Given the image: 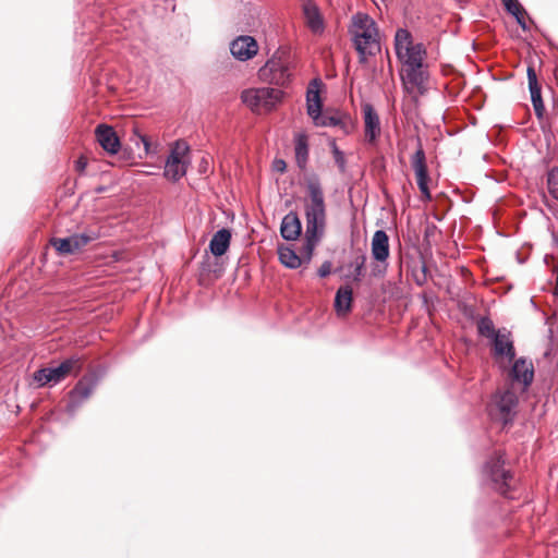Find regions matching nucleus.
I'll use <instances>...</instances> for the list:
<instances>
[{"instance_id": "41", "label": "nucleus", "mask_w": 558, "mask_h": 558, "mask_svg": "<svg viewBox=\"0 0 558 558\" xmlns=\"http://www.w3.org/2000/svg\"><path fill=\"white\" fill-rule=\"evenodd\" d=\"M331 272V263L325 262L318 269V276L322 278L327 277Z\"/></svg>"}, {"instance_id": "30", "label": "nucleus", "mask_w": 558, "mask_h": 558, "mask_svg": "<svg viewBox=\"0 0 558 558\" xmlns=\"http://www.w3.org/2000/svg\"><path fill=\"white\" fill-rule=\"evenodd\" d=\"M279 260L288 268L295 269L301 266L300 256L289 246L281 245L278 247Z\"/></svg>"}, {"instance_id": "21", "label": "nucleus", "mask_w": 558, "mask_h": 558, "mask_svg": "<svg viewBox=\"0 0 558 558\" xmlns=\"http://www.w3.org/2000/svg\"><path fill=\"white\" fill-rule=\"evenodd\" d=\"M303 14L306 19V24L313 33L324 31V19L320 14L319 8L313 0H307L303 5Z\"/></svg>"}, {"instance_id": "6", "label": "nucleus", "mask_w": 558, "mask_h": 558, "mask_svg": "<svg viewBox=\"0 0 558 558\" xmlns=\"http://www.w3.org/2000/svg\"><path fill=\"white\" fill-rule=\"evenodd\" d=\"M260 80L277 86H284L290 81L289 65L281 58L274 56L259 70Z\"/></svg>"}, {"instance_id": "4", "label": "nucleus", "mask_w": 558, "mask_h": 558, "mask_svg": "<svg viewBox=\"0 0 558 558\" xmlns=\"http://www.w3.org/2000/svg\"><path fill=\"white\" fill-rule=\"evenodd\" d=\"M299 186L310 202L306 209H326L322 179L314 170L305 171L299 178Z\"/></svg>"}, {"instance_id": "5", "label": "nucleus", "mask_w": 558, "mask_h": 558, "mask_svg": "<svg viewBox=\"0 0 558 558\" xmlns=\"http://www.w3.org/2000/svg\"><path fill=\"white\" fill-rule=\"evenodd\" d=\"M378 35V28L375 22H372L367 28L362 32H356L353 36V44L359 54V62L364 64L367 61V57L376 54L374 48L379 50V44L376 39Z\"/></svg>"}, {"instance_id": "14", "label": "nucleus", "mask_w": 558, "mask_h": 558, "mask_svg": "<svg viewBox=\"0 0 558 558\" xmlns=\"http://www.w3.org/2000/svg\"><path fill=\"white\" fill-rule=\"evenodd\" d=\"M365 126V137L368 143H375L380 134V120L374 106L369 102L362 105Z\"/></svg>"}, {"instance_id": "24", "label": "nucleus", "mask_w": 558, "mask_h": 558, "mask_svg": "<svg viewBox=\"0 0 558 558\" xmlns=\"http://www.w3.org/2000/svg\"><path fill=\"white\" fill-rule=\"evenodd\" d=\"M231 243V232L229 229H220L218 230L211 238L209 242L210 253L216 256H222L230 247Z\"/></svg>"}, {"instance_id": "8", "label": "nucleus", "mask_w": 558, "mask_h": 558, "mask_svg": "<svg viewBox=\"0 0 558 558\" xmlns=\"http://www.w3.org/2000/svg\"><path fill=\"white\" fill-rule=\"evenodd\" d=\"M411 165L415 174L416 184L422 192L423 195H425L427 198H430L429 190H428V183H429V175H428V168L426 163V155L424 151V148L422 146L421 140L417 138V149L411 157Z\"/></svg>"}, {"instance_id": "23", "label": "nucleus", "mask_w": 558, "mask_h": 558, "mask_svg": "<svg viewBox=\"0 0 558 558\" xmlns=\"http://www.w3.org/2000/svg\"><path fill=\"white\" fill-rule=\"evenodd\" d=\"M301 221L296 217L294 211H290L288 215H286L282 219L281 227H280V233L282 238L287 241H294L296 240L301 234Z\"/></svg>"}, {"instance_id": "35", "label": "nucleus", "mask_w": 558, "mask_h": 558, "mask_svg": "<svg viewBox=\"0 0 558 558\" xmlns=\"http://www.w3.org/2000/svg\"><path fill=\"white\" fill-rule=\"evenodd\" d=\"M547 187L550 195L558 198V167H554L547 172Z\"/></svg>"}, {"instance_id": "39", "label": "nucleus", "mask_w": 558, "mask_h": 558, "mask_svg": "<svg viewBox=\"0 0 558 558\" xmlns=\"http://www.w3.org/2000/svg\"><path fill=\"white\" fill-rule=\"evenodd\" d=\"M272 170L277 171V172H280V173L286 172V170H287V162L283 159H281V158H276L272 161Z\"/></svg>"}, {"instance_id": "2", "label": "nucleus", "mask_w": 558, "mask_h": 558, "mask_svg": "<svg viewBox=\"0 0 558 558\" xmlns=\"http://www.w3.org/2000/svg\"><path fill=\"white\" fill-rule=\"evenodd\" d=\"M83 360L73 355L64 360L57 367H45L37 369L33 374V379L37 384V387H44L46 385H56L62 381L72 372L77 374L82 369Z\"/></svg>"}, {"instance_id": "34", "label": "nucleus", "mask_w": 558, "mask_h": 558, "mask_svg": "<svg viewBox=\"0 0 558 558\" xmlns=\"http://www.w3.org/2000/svg\"><path fill=\"white\" fill-rule=\"evenodd\" d=\"M331 153L333 156L335 163L337 165L339 172L344 173L347 170V160L344 153L337 146L336 142H331Z\"/></svg>"}, {"instance_id": "17", "label": "nucleus", "mask_w": 558, "mask_h": 558, "mask_svg": "<svg viewBox=\"0 0 558 558\" xmlns=\"http://www.w3.org/2000/svg\"><path fill=\"white\" fill-rule=\"evenodd\" d=\"M426 56V48L422 43H417L414 46L405 47L402 53V59H399L404 68H427L424 63V57Z\"/></svg>"}, {"instance_id": "16", "label": "nucleus", "mask_w": 558, "mask_h": 558, "mask_svg": "<svg viewBox=\"0 0 558 558\" xmlns=\"http://www.w3.org/2000/svg\"><path fill=\"white\" fill-rule=\"evenodd\" d=\"M322 80L315 77L311 81L310 87L306 92V112L310 118H317L318 113L323 111L324 102L319 94Z\"/></svg>"}, {"instance_id": "37", "label": "nucleus", "mask_w": 558, "mask_h": 558, "mask_svg": "<svg viewBox=\"0 0 558 558\" xmlns=\"http://www.w3.org/2000/svg\"><path fill=\"white\" fill-rule=\"evenodd\" d=\"M508 14L515 20L517 24L521 27L522 31H529V26L525 21V15H527V12L522 5H520V8L517 9V11H512Z\"/></svg>"}, {"instance_id": "7", "label": "nucleus", "mask_w": 558, "mask_h": 558, "mask_svg": "<svg viewBox=\"0 0 558 558\" xmlns=\"http://www.w3.org/2000/svg\"><path fill=\"white\" fill-rule=\"evenodd\" d=\"M189 146L186 144L181 145L180 142H175L173 148L166 159L163 174L167 179L177 182L186 173L187 165L183 160V156L187 153Z\"/></svg>"}, {"instance_id": "10", "label": "nucleus", "mask_w": 558, "mask_h": 558, "mask_svg": "<svg viewBox=\"0 0 558 558\" xmlns=\"http://www.w3.org/2000/svg\"><path fill=\"white\" fill-rule=\"evenodd\" d=\"M96 234H73L68 238H57L51 240V245L61 255L74 254L80 252L88 243L96 240Z\"/></svg>"}, {"instance_id": "3", "label": "nucleus", "mask_w": 558, "mask_h": 558, "mask_svg": "<svg viewBox=\"0 0 558 558\" xmlns=\"http://www.w3.org/2000/svg\"><path fill=\"white\" fill-rule=\"evenodd\" d=\"M518 403L519 398L512 389L496 392L489 408L490 415L507 425L513 421Z\"/></svg>"}, {"instance_id": "38", "label": "nucleus", "mask_w": 558, "mask_h": 558, "mask_svg": "<svg viewBox=\"0 0 558 558\" xmlns=\"http://www.w3.org/2000/svg\"><path fill=\"white\" fill-rule=\"evenodd\" d=\"M504 9L507 13L517 11L522 5L519 0H501Z\"/></svg>"}, {"instance_id": "19", "label": "nucleus", "mask_w": 558, "mask_h": 558, "mask_svg": "<svg viewBox=\"0 0 558 558\" xmlns=\"http://www.w3.org/2000/svg\"><path fill=\"white\" fill-rule=\"evenodd\" d=\"M428 71L426 68H404L401 74L403 83L415 86L421 95L426 92L425 82L428 80Z\"/></svg>"}, {"instance_id": "28", "label": "nucleus", "mask_w": 558, "mask_h": 558, "mask_svg": "<svg viewBox=\"0 0 558 558\" xmlns=\"http://www.w3.org/2000/svg\"><path fill=\"white\" fill-rule=\"evenodd\" d=\"M365 263V254L360 252L355 253L351 262L348 264L349 274L347 275V277L352 279L353 281H360L364 275Z\"/></svg>"}, {"instance_id": "22", "label": "nucleus", "mask_w": 558, "mask_h": 558, "mask_svg": "<svg viewBox=\"0 0 558 558\" xmlns=\"http://www.w3.org/2000/svg\"><path fill=\"white\" fill-rule=\"evenodd\" d=\"M372 256L377 262H386L389 257V239L384 230H377L373 235Z\"/></svg>"}, {"instance_id": "42", "label": "nucleus", "mask_w": 558, "mask_h": 558, "mask_svg": "<svg viewBox=\"0 0 558 558\" xmlns=\"http://www.w3.org/2000/svg\"><path fill=\"white\" fill-rule=\"evenodd\" d=\"M436 230V227L433 226L432 228L427 227L426 228V231H425V235L428 236L429 234H432L434 231Z\"/></svg>"}, {"instance_id": "12", "label": "nucleus", "mask_w": 558, "mask_h": 558, "mask_svg": "<svg viewBox=\"0 0 558 558\" xmlns=\"http://www.w3.org/2000/svg\"><path fill=\"white\" fill-rule=\"evenodd\" d=\"M96 141L108 155H117L122 144L116 130L106 123H100L95 129Z\"/></svg>"}, {"instance_id": "32", "label": "nucleus", "mask_w": 558, "mask_h": 558, "mask_svg": "<svg viewBox=\"0 0 558 558\" xmlns=\"http://www.w3.org/2000/svg\"><path fill=\"white\" fill-rule=\"evenodd\" d=\"M130 142H132L137 148L143 145L145 155L156 154V149L151 148V144L149 138L142 134L136 126L132 129V134L130 136Z\"/></svg>"}, {"instance_id": "18", "label": "nucleus", "mask_w": 558, "mask_h": 558, "mask_svg": "<svg viewBox=\"0 0 558 558\" xmlns=\"http://www.w3.org/2000/svg\"><path fill=\"white\" fill-rule=\"evenodd\" d=\"M511 376L513 380L521 383L524 389L529 387L534 377V367L532 362L525 359L517 360L511 368Z\"/></svg>"}, {"instance_id": "25", "label": "nucleus", "mask_w": 558, "mask_h": 558, "mask_svg": "<svg viewBox=\"0 0 558 558\" xmlns=\"http://www.w3.org/2000/svg\"><path fill=\"white\" fill-rule=\"evenodd\" d=\"M97 381L93 377H83L80 379L71 391L72 401L76 404H80L88 399L92 396Z\"/></svg>"}, {"instance_id": "11", "label": "nucleus", "mask_w": 558, "mask_h": 558, "mask_svg": "<svg viewBox=\"0 0 558 558\" xmlns=\"http://www.w3.org/2000/svg\"><path fill=\"white\" fill-rule=\"evenodd\" d=\"M230 52L239 61L253 59L258 52L257 40L250 35H240L230 43Z\"/></svg>"}, {"instance_id": "36", "label": "nucleus", "mask_w": 558, "mask_h": 558, "mask_svg": "<svg viewBox=\"0 0 558 558\" xmlns=\"http://www.w3.org/2000/svg\"><path fill=\"white\" fill-rule=\"evenodd\" d=\"M353 25L362 31L368 27L372 22H375L373 19L369 17L368 14L357 12L352 16Z\"/></svg>"}, {"instance_id": "13", "label": "nucleus", "mask_w": 558, "mask_h": 558, "mask_svg": "<svg viewBox=\"0 0 558 558\" xmlns=\"http://www.w3.org/2000/svg\"><path fill=\"white\" fill-rule=\"evenodd\" d=\"M527 85L531 95V102L537 119H543L545 113V105L542 97V87L537 80V74L533 65L526 69Z\"/></svg>"}, {"instance_id": "1", "label": "nucleus", "mask_w": 558, "mask_h": 558, "mask_svg": "<svg viewBox=\"0 0 558 558\" xmlns=\"http://www.w3.org/2000/svg\"><path fill=\"white\" fill-rule=\"evenodd\" d=\"M283 98V92L274 87L247 88L241 93L242 102L253 112H270Z\"/></svg>"}, {"instance_id": "29", "label": "nucleus", "mask_w": 558, "mask_h": 558, "mask_svg": "<svg viewBox=\"0 0 558 558\" xmlns=\"http://www.w3.org/2000/svg\"><path fill=\"white\" fill-rule=\"evenodd\" d=\"M412 35L407 28H398L395 35V51L398 59H402L405 47L414 46Z\"/></svg>"}, {"instance_id": "40", "label": "nucleus", "mask_w": 558, "mask_h": 558, "mask_svg": "<svg viewBox=\"0 0 558 558\" xmlns=\"http://www.w3.org/2000/svg\"><path fill=\"white\" fill-rule=\"evenodd\" d=\"M87 167V159L84 156L78 157L74 162V168L78 173H84Z\"/></svg>"}, {"instance_id": "33", "label": "nucleus", "mask_w": 558, "mask_h": 558, "mask_svg": "<svg viewBox=\"0 0 558 558\" xmlns=\"http://www.w3.org/2000/svg\"><path fill=\"white\" fill-rule=\"evenodd\" d=\"M477 331L480 336L490 340L498 333V330H496L495 325L489 317H481L477 320Z\"/></svg>"}, {"instance_id": "31", "label": "nucleus", "mask_w": 558, "mask_h": 558, "mask_svg": "<svg viewBox=\"0 0 558 558\" xmlns=\"http://www.w3.org/2000/svg\"><path fill=\"white\" fill-rule=\"evenodd\" d=\"M325 211H306L307 216V226H306V234L308 238L315 236L318 230V222H320V230L323 232V221H324Z\"/></svg>"}, {"instance_id": "27", "label": "nucleus", "mask_w": 558, "mask_h": 558, "mask_svg": "<svg viewBox=\"0 0 558 558\" xmlns=\"http://www.w3.org/2000/svg\"><path fill=\"white\" fill-rule=\"evenodd\" d=\"M315 126L335 128L338 126L344 134L349 133L348 124L339 116H328L320 111L317 118H312Z\"/></svg>"}, {"instance_id": "9", "label": "nucleus", "mask_w": 558, "mask_h": 558, "mask_svg": "<svg viewBox=\"0 0 558 558\" xmlns=\"http://www.w3.org/2000/svg\"><path fill=\"white\" fill-rule=\"evenodd\" d=\"M505 461L501 457H496L487 462L485 471L494 483V487L502 495H506L510 489V482L512 475L504 469Z\"/></svg>"}, {"instance_id": "20", "label": "nucleus", "mask_w": 558, "mask_h": 558, "mask_svg": "<svg viewBox=\"0 0 558 558\" xmlns=\"http://www.w3.org/2000/svg\"><path fill=\"white\" fill-rule=\"evenodd\" d=\"M294 151H295V163L298 168L303 172L310 171L307 169L310 146L306 134L299 133L294 137Z\"/></svg>"}, {"instance_id": "26", "label": "nucleus", "mask_w": 558, "mask_h": 558, "mask_svg": "<svg viewBox=\"0 0 558 558\" xmlns=\"http://www.w3.org/2000/svg\"><path fill=\"white\" fill-rule=\"evenodd\" d=\"M352 289L348 286L338 289L335 298V310L339 316H344L351 311Z\"/></svg>"}, {"instance_id": "15", "label": "nucleus", "mask_w": 558, "mask_h": 558, "mask_svg": "<svg viewBox=\"0 0 558 558\" xmlns=\"http://www.w3.org/2000/svg\"><path fill=\"white\" fill-rule=\"evenodd\" d=\"M492 343L496 356H506L509 361L514 359L515 350L511 332L506 328L498 329V333L492 339Z\"/></svg>"}]
</instances>
